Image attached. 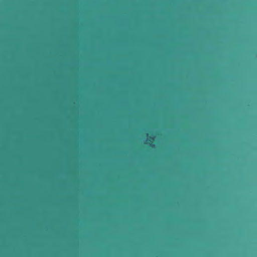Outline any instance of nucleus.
<instances>
[{"mask_svg": "<svg viewBox=\"0 0 257 257\" xmlns=\"http://www.w3.org/2000/svg\"><path fill=\"white\" fill-rule=\"evenodd\" d=\"M154 140V139L153 137H149V142H150L151 143H152Z\"/></svg>", "mask_w": 257, "mask_h": 257, "instance_id": "f257e3e1", "label": "nucleus"}]
</instances>
